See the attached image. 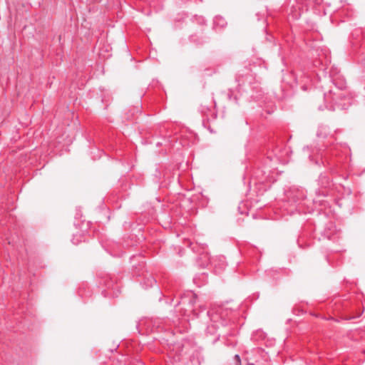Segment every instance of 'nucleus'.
Here are the masks:
<instances>
[{"label": "nucleus", "mask_w": 365, "mask_h": 365, "mask_svg": "<svg viewBox=\"0 0 365 365\" xmlns=\"http://www.w3.org/2000/svg\"><path fill=\"white\" fill-rule=\"evenodd\" d=\"M225 19L221 16H216L213 20V27L215 30L221 29L227 26Z\"/></svg>", "instance_id": "obj_1"}, {"label": "nucleus", "mask_w": 365, "mask_h": 365, "mask_svg": "<svg viewBox=\"0 0 365 365\" xmlns=\"http://www.w3.org/2000/svg\"><path fill=\"white\" fill-rule=\"evenodd\" d=\"M328 133V128L324 125L319 126L318 131H317V136L318 137H326L327 134Z\"/></svg>", "instance_id": "obj_2"}, {"label": "nucleus", "mask_w": 365, "mask_h": 365, "mask_svg": "<svg viewBox=\"0 0 365 365\" xmlns=\"http://www.w3.org/2000/svg\"><path fill=\"white\" fill-rule=\"evenodd\" d=\"M155 284L156 280L153 277H150L147 279V287H153Z\"/></svg>", "instance_id": "obj_3"}, {"label": "nucleus", "mask_w": 365, "mask_h": 365, "mask_svg": "<svg viewBox=\"0 0 365 365\" xmlns=\"http://www.w3.org/2000/svg\"><path fill=\"white\" fill-rule=\"evenodd\" d=\"M235 365H241V360H240V356L238 354H236L235 356Z\"/></svg>", "instance_id": "obj_4"}, {"label": "nucleus", "mask_w": 365, "mask_h": 365, "mask_svg": "<svg viewBox=\"0 0 365 365\" xmlns=\"http://www.w3.org/2000/svg\"><path fill=\"white\" fill-rule=\"evenodd\" d=\"M210 317H211L212 321H213L214 322H216V323L217 322V319L219 318V316L217 314H213Z\"/></svg>", "instance_id": "obj_5"}, {"label": "nucleus", "mask_w": 365, "mask_h": 365, "mask_svg": "<svg viewBox=\"0 0 365 365\" xmlns=\"http://www.w3.org/2000/svg\"><path fill=\"white\" fill-rule=\"evenodd\" d=\"M322 1H323V0H313V2L315 4H320Z\"/></svg>", "instance_id": "obj_6"}, {"label": "nucleus", "mask_w": 365, "mask_h": 365, "mask_svg": "<svg viewBox=\"0 0 365 365\" xmlns=\"http://www.w3.org/2000/svg\"><path fill=\"white\" fill-rule=\"evenodd\" d=\"M220 324H222V326H225V320L224 319H221L220 321Z\"/></svg>", "instance_id": "obj_7"}, {"label": "nucleus", "mask_w": 365, "mask_h": 365, "mask_svg": "<svg viewBox=\"0 0 365 365\" xmlns=\"http://www.w3.org/2000/svg\"><path fill=\"white\" fill-rule=\"evenodd\" d=\"M324 98H325V99H327L328 98L327 94H324Z\"/></svg>", "instance_id": "obj_8"}]
</instances>
